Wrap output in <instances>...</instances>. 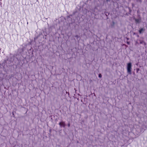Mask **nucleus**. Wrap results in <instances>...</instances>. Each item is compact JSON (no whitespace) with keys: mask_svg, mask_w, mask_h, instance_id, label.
Here are the masks:
<instances>
[{"mask_svg":"<svg viewBox=\"0 0 147 147\" xmlns=\"http://www.w3.org/2000/svg\"><path fill=\"white\" fill-rule=\"evenodd\" d=\"M127 73L131 74V63H127Z\"/></svg>","mask_w":147,"mask_h":147,"instance_id":"1","label":"nucleus"},{"mask_svg":"<svg viewBox=\"0 0 147 147\" xmlns=\"http://www.w3.org/2000/svg\"><path fill=\"white\" fill-rule=\"evenodd\" d=\"M59 125L61 127H64L65 126V124L64 121H61L59 123Z\"/></svg>","mask_w":147,"mask_h":147,"instance_id":"2","label":"nucleus"},{"mask_svg":"<svg viewBox=\"0 0 147 147\" xmlns=\"http://www.w3.org/2000/svg\"><path fill=\"white\" fill-rule=\"evenodd\" d=\"M145 30V29L144 28H141L139 30V31L140 34L142 33V32L144 31Z\"/></svg>","mask_w":147,"mask_h":147,"instance_id":"3","label":"nucleus"},{"mask_svg":"<svg viewBox=\"0 0 147 147\" xmlns=\"http://www.w3.org/2000/svg\"><path fill=\"white\" fill-rule=\"evenodd\" d=\"M139 41L140 44H143V42H144V41L143 40H140Z\"/></svg>","mask_w":147,"mask_h":147,"instance_id":"4","label":"nucleus"},{"mask_svg":"<svg viewBox=\"0 0 147 147\" xmlns=\"http://www.w3.org/2000/svg\"><path fill=\"white\" fill-rule=\"evenodd\" d=\"M102 77V76L100 74L98 75V77L100 78H101Z\"/></svg>","mask_w":147,"mask_h":147,"instance_id":"5","label":"nucleus"},{"mask_svg":"<svg viewBox=\"0 0 147 147\" xmlns=\"http://www.w3.org/2000/svg\"><path fill=\"white\" fill-rule=\"evenodd\" d=\"M140 69L139 68H137L136 69L137 72H138L139 70Z\"/></svg>","mask_w":147,"mask_h":147,"instance_id":"6","label":"nucleus"},{"mask_svg":"<svg viewBox=\"0 0 147 147\" xmlns=\"http://www.w3.org/2000/svg\"><path fill=\"white\" fill-rule=\"evenodd\" d=\"M127 43L128 45L130 44V42L128 41L127 42Z\"/></svg>","mask_w":147,"mask_h":147,"instance_id":"7","label":"nucleus"},{"mask_svg":"<svg viewBox=\"0 0 147 147\" xmlns=\"http://www.w3.org/2000/svg\"><path fill=\"white\" fill-rule=\"evenodd\" d=\"M143 44H144V46H145L146 45V43L144 42H143Z\"/></svg>","mask_w":147,"mask_h":147,"instance_id":"8","label":"nucleus"},{"mask_svg":"<svg viewBox=\"0 0 147 147\" xmlns=\"http://www.w3.org/2000/svg\"><path fill=\"white\" fill-rule=\"evenodd\" d=\"M68 127H69L70 126V124L69 123H68Z\"/></svg>","mask_w":147,"mask_h":147,"instance_id":"9","label":"nucleus"},{"mask_svg":"<svg viewBox=\"0 0 147 147\" xmlns=\"http://www.w3.org/2000/svg\"><path fill=\"white\" fill-rule=\"evenodd\" d=\"M136 19V21L137 22H138V20L139 19Z\"/></svg>","mask_w":147,"mask_h":147,"instance_id":"10","label":"nucleus"},{"mask_svg":"<svg viewBox=\"0 0 147 147\" xmlns=\"http://www.w3.org/2000/svg\"><path fill=\"white\" fill-rule=\"evenodd\" d=\"M76 12H74L73 13V15H74Z\"/></svg>","mask_w":147,"mask_h":147,"instance_id":"11","label":"nucleus"},{"mask_svg":"<svg viewBox=\"0 0 147 147\" xmlns=\"http://www.w3.org/2000/svg\"><path fill=\"white\" fill-rule=\"evenodd\" d=\"M113 25H112V26H113L114 23V22H113Z\"/></svg>","mask_w":147,"mask_h":147,"instance_id":"12","label":"nucleus"},{"mask_svg":"<svg viewBox=\"0 0 147 147\" xmlns=\"http://www.w3.org/2000/svg\"><path fill=\"white\" fill-rule=\"evenodd\" d=\"M92 81V80H90V81L91 82Z\"/></svg>","mask_w":147,"mask_h":147,"instance_id":"13","label":"nucleus"},{"mask_svg":"<svg viewBox=\"0 0 147 147\" xmlns=\"http://www.w3.org/2000/svg\"><path fill=\"white\" fill-rule=\"evenodd\" d=\"M1 0H0V1H1Z\"/></svg>","mask_w":147,"mask_h":147,"instance_id":"14","label":"nucleus"}]
</instances>
